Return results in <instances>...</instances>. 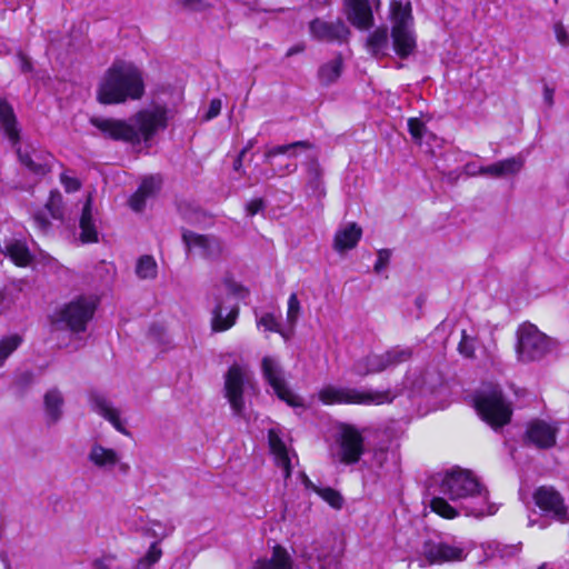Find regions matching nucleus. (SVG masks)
<instances>
[{
    "label": "nucleus",
    "mask_w": 569,
    "mask_h": 569,
    "mask_svg": "<svg viewBox=\"0 0 569 569\" xmlns=\"http://www.w3.org/2000/svg\"><path fill=\"white\" fill-rule=\"evenodd\" d=\"M252 148V141H249V143L240 151L236 160L233 161V169L234 171L241 172L242 170V161L244 154Z\"/></svg>",
    "instance_id": "56"
},
{
    "label": "nucleus",
    "mask_w": 569,
    "mask_h": 569,
    "mask_svg": "<svg viewBox=\"0 0 569 569\" xmlns=\"http://www.w3.org/2000/svg\"><path fill=\"white\" fill-rule=\"evenodd\" d=\"M298 169V166L296 163H288L283 170L287 172V173H293L296 172Z\"/></svg>",
    "instance_id": "64"
},
{
    "label": "nucleus",
    "mask_w": 569,
    "mask_h": 569,
    "mask_svg": "<svg viewBox=\"0 0 569 569\" xmlns=\"http://www.w3.org/2000/svg\"><path fill=\"white\" fill-rule=\"evenodd\" d=\"M0 129L9 139L12 147L20 143V129L12 106L4 99H0Z\"/></svg>",
    "instance_id": "25"
},
{
    "label": "nucleus",
    "mask_w": 569,
    "mask_h": 569,
    "mask_svg": "<svg viewBox=\"0 0 569 569\" xmlns=\"http://www.w3.org/2000/svg\"><path fill=\"white\" fill-rule=\"evenodd\" d=\"M380 6L379 0H343V13L347 20L359 30L373 27V6Z\"/></svg>",
    "instance_id": "17"
},
{
    "label": "nucleus",
    "mask_w": 569,
    "mask_h": 569,
    "mask_svg": "<svg viewBox=\"0 0 569 569\" xmlns=\"http://www.w3.org/2000/svg\"><path fill=\"white\" fill-rule=\"evenodd\" d=\"M397 395L390 389L373 390L349 387L326 386L319 391V400L325 405H363L379 406L391 403Z\"/></svg>",
    "instance_id": "4"
},
{
    "label": "nucleus",
    "mask_w": 569,
    "mask_h": 569,
    "mask_svg": "<svg viewBox=\"0 0 569 569\" xmlns=\"http://www.w3.org/2000/svg\"><path fill=\"white\" fill-rule=\"evenodd\" d=\"M152 565L143 557L138 560L137 569H149Z\"/></svg>",
    "instance_id": "63"
},
{
    "label": "nucleus",
    "mask_w": 569,
    "mask_h": 569,
    "mask_svg": "<svg viewBox=\"0 0 569 569\" xmlns=\"http://www.w3.org/2000/svg\"><path fill=\"white\" fill-rule=\"evenodd\" d=\"M64 398L58 388L49 389L43 396L44 420L48 427L57 425L63 416Z\"/></svg>",
    "instance_id": "24"
},
{
    "label": "nucleus",
    "mask_w": 569,
    "mask_h": 569,
    "mask_svg": "<svg viewBox=\"0 0 569 569\" xmlns=\"http://www.w3.org/2000/svg\"><path fill=\"white\" fill-rule=\"evenodd\" d=\"M46 209L49 211L51 218L62 219V196L59 191L56 190L50 192L49 199L46 203Z\"/></svg>",
    "instance_id": "40"
},
{
    "label": "nucleus",
    "mask_w": 569,
    "mask_h": 569,
    "mask_svg": "<svg viewBox=\"0 0 569 569\" xmlns=\"http://www.w3.org/2000/svg\"><path fill=\"white\" fill-rule=\"evenodd\" d=\"M268 442L278 467L282 469L283 478L288 479L291 476V460L286 443L277 430H269Z\"/></svg>",
    "instance_id": "26"
},
{
    "label": "nucleus",
    "mask_w": 569,
    "mask_h": 569,
    "mask_svg": "<svg viewBox=\"0 0 569 569\" xmlns=\"http://www.w3.org/2000/svg\"><path fill=\"white\" fill-rule=\"evenodd\" d=\"M305 483L307 488H312L332 508L340 509L343 505V498L337 490L332 488H319L316 487L307 477H305Z\"/></svg>",
    "instance_id": "36"
},
{
    "label": "nucleus",
    "mask_w": 569,
    "mask_h": 569,
    "mask_svg": "<svg viewBox=\"0 0 569 569\" xmlns=\"http://www.w3.org/2000/svg\"><path fill=\"white\" fill-rule=\"evenodd\" d=\"M220 111H221V101L219 99H213L210 102L206 118L208 120L213 119L220 113Z\"/></svg>",
    "instance_id": "54"
},
{
    "label": "nucleus",
    "mask_w": 569,
    "mask_h": 569,
    "mask_svg": "<svg viewBox=\"0 0 569 569\" xmlns=\"http://www.w3.org/2000/svg\"><path fill=\"white\" fill-rule=\"evenodd\" d=\"M390 18L392 21L393 49L400 58H407L416 48L411 2L409 0H392L390 2Z\"/></svg>",
    "instance_id": "5"
},
{
    "label": "nucleus",
    "mask_w": 569,
    "mask_h": 569,
    "mask_svg": "<svg viewBox=\"0 0 569 569\" xmlns=\"http://www.w3.org/2000/svg\"><path fill=\"white\" fill-rule=\"evenodd\" d=\"M264 208H266V202L262 198L252 199L246 204L247 214L250 217H252L259 212H262L264 210Z\"/></svg>",
    "instance_id": "47"
},
{
    "label": "nucleus",
    "mask_w": 569,
    "mask_h": 569,
    "mask_svg": "<svg viewBox=\"0 0 569 569\" xmlns=\"http://www.w3.org/2000/svg\"><path fill=\"white\" fill-rule=\"evenodd\" d=\"M365 452L362 435L351 426H343L337 438L336 455L342 463H357Z\"/></svg>",
    "instance_id": "12"
},
{
    "label": "nucleus",
    "mask_w": 569,
    "mask_h": 569,
    "mask_svg": "<svg viewBox=\"0 0 569 569\" xmlns=\"http://www.w3.org/2000/svg\"><path fill=\"white\" fill-rule=\"evenodd\" d=\"M224 397L228 399L232 415L247 419L244 395L258 392L257 383L247 368L233 363L224 375Z\"/></svg>",
    "instance_id": "7"
},
{
    "label": "nucleus",
    "mask_w": 569,
    "mask_h": 569,
    "mask_svg": "<svg viewBox=\"0 0 569 569\" xmlns=\"http://www.w3.org/2000/svg\"><path fill=\"white\" fill-rule=\"evenodd\" d=\"M518 548L516 546H505L501 549H498L501 558L512 557L518 552Z\"/></svg>",
    "instance_id": "59"
},
{
    "label": "nucleus",
    "mask_w": 569,
    "mask_h": 569,
    "mask_svg": "<svg viewBox=\"0 0 569 569\" xmlns=\"http://www.w3.org/2000/svg\"><path fill=\"white\" fill-rule=\"evenodd\" d=\"M262 375L280 400L291 407L302 406L301 399L288 388L283 378V370L276 359L271 357L262 359Z\"/></svg>",
    "instance_id": "13"
},
{
    "label": "nucleus",
    "mask_w": 569,
    "mask_h": 569,
    "mask_svg": "<svg viewBox=\"0 0 569 569\" xmlns=\"http://www.w3.org/2000/svg\"><path fill=\"white\" fill-rule=\"evenodd\" d=\"M13 148L16 149L21 164L36 176H44L51 170L53 159L51 154L34 149L31 151L22 150L20 144Z\"/></svg>",
    "instance_id": "22"
},
{
    "label": "nucleus",
    "mask_w": 569,
    "mask_h": 569,
    "mask_svg": "<svg viewBox=\"0 0 569 569\" xmlns=\"http://www.w3.org/2000/svg\"><path fill=\"white\" fill-rule=\"evenodd\" d=\"M391 252L388 249H381L378 251V259L373 266V270L380 273L389 263Z\"/></svg>",
    "instance_id": "45"
},
{
    "label": "nucleus",
    "mask_w": 569,
    "mask_h": 569,
    "mask_svg": "<svg viewBox=\"0 0 569 569\" xmlns=\"http://www.w3.org/2000/svg\"><path fill=\"white\" fill-rule=\"evenodd\" d=\"M479 167L480 166L475 162H469L465 166V171L469 176H478L480 174Z\"/></svg>",
    "instance_id": "61"
},
{
    "label": "nucleus",
    "mask_w": 569,
    "mask_h": 569,
    "mask_svg": "<svg viewBox=\"0 0 569 569\" xmlns=\"http://www.w3.org/2000/svg\"><path fill=\"white\" fill-rule=\"evenodd\" d=\"M536 505L559 521L568 520V511L562 496L552 487L541 486L533 493Z\"/></svg>",
    "instance_id": "18"
},
{
    "label": "nucleus",
    "mask_w": 569,
    "mask_h": 569,
    "mask_svg": "<svg viewBox=\"0 0 569 569\" xmlns=\"http://www.w3.org/2000/svg\"><path fill=\"white\" fill-rule=\"evenodd\" d=\"M342 58L337 56L332 60L320 66L318 70V79L322 86H330L336 82L342 72Z\"/></svg>",
    "instance_id": "33"
},
{
    "label": "nucleus",
    "mask_w": 569,
    "mask_h": 569,
    "mask_svg": "<svg viewBox=\"0 0 569 569\" xmlns=\"http://www.w3.org/2000/svg\"><path fill=\"white\" fill-rule=\"evenodd\" d=\"M475 406L481 419L496 430L509 423L511 419V406L497 385L482 386L475 397Z\"/></svg>",
    "instance_id": "6"
},
{
    "label": "nucleus",
    "mask_w": 569,
    "mask_h": 569,
    "mask_svg": "<svg viewBox=\"0 0 569 569\" xmlns=\"http://www.w3.org/2000/svg\"><path fill=\"white\" fill-rule=\"evenodd\" d=\"M88 461L98 470L110 473L118 470L121 475H128L129 463L122 461L121 455L112 449L94 442L90 446L87 455Z\"/></svg>",
    "instance_id": "14"
},
{
    "label": "nucleus",
    "mask_w": 569,
    "mask_h": 569,
    "mask_svg": "<svg viewBox=\"0 0 569 569\" xmlns=\"http://www.w3.org/2000/svg\"><path fill=\"white\" fill-rule=\"evenodd\" d=\"M408 129L412 138L420 140L423 137L426 126L422 121L417 118H410L408 120Z\"/></svg>",
    "instance_id": "44"
},
{
    "label": "nucleus",
    "mask_w": 569,
    "mask_h": 569,
    "mask_svg": "<svg viewBox=\"0 0 569 569\" xmlns=\"http://www.w3.org/2000/svg\"><path fill=\"white\" fill-rule=\"evenodd\" d=\"M179 4L192 9L202 10L206 7L204 0H176Z\"/></svg>",
    "instance_id": "55"
},
{
    "label": "nucleus",
    "mask_w": 569,
    "mask_h": 569,
    "mask_svg": "<svg viewBox=\"0 0 569 569\" xmlns=\"http://www.w3.org/2000/svg\"><path fill=\"white\" fill-rule=\"evenodd\" d=\"M22 339L18 335H12L0 340V366L6 359L21 345Z\"/></svg>",
    "instance_id": "39"
},
{
    "label": "nucleus",
    "mask_w": 569,
    "mask_h": 569,
    "mask_svg": "<svg viewBox=\"0 0 569 569\" xmlns=\"http://www.w3.org/2000/svg\"><path fill=\"white\" fill-rule=\"evenodd\" d=\"M312 144L309 141L302 140V141H296L288 144L282 146H276L270 149H268L264 153V161L270 162V160L279 154H286L291 150L296 149H310Z\"/></svg>",
    "instance_id": "38"
},
{
    "label": "nucleus",
    "mask_w": 569,
    "mask_h": 569,
    "mask_svg": "<svg viewBox=\"0 0 569 569\" xmlns=\"http://www.w3.org/2000/svg\"><path fill=\"white\" fill-rule=\"evenodd\" d=\"M1 252L20 267H26L32 261L30 250L22 240L12 239L7 241Z\"/></svg>",
    "instance_id": "31"
},
{
    "label": "nucleus",
    "mask_w": 569,
    "mask_h": 569,
    "mask_svg": "<svg viewBox=\"0 0 569 569\" xmlns=\"http://www.w3.org/2000/svg\"><path fill=\"white\" fill-rule=\"evenodd\" d=\"M410 357V349L395 348L382 355L372 353L356 360L352 365V371L357 376L366 377L402 363L409 360Z\"/></svg>",
    "instance_id": "10"
},
{
    "label": "nucleus",
    "mask_w": 569,
    "mask_h": 569,
    "mask_svg": "<svg viewBox=\"0 0 569 569\" xmlns=\"http://www.w3.org/2000/svg\"><path fill=\"white\" fill-rule=\"evenodd\" d=\"M93 567H94V569H111L110 561L107 558H104V559H97L93 562Z\"/></svg>",
    "instance_id": "62"
},
{
    "label": "nucleus",
    "mask_w": 569,
    "mask_h": 569,
    "mask_svg": "<svg viewBox=\"0 0 569 569\" xmlns=\"http://www.w3.org/2000/svg\"><path fill=\"white\" fill-rule=\"evenodd\" d=\"M458 351L466 358H473L476 351V338L468 335L466 330L461 331V340L458 345Z\"/></svg>",
    "instance_id": "41"
},
{
    "label": "nucleus",
    "mask_w": 569,
    "mask_h": 569,
    "mask_svg": "<svg viewBox=\"0 0 569 569\" xmlns=\"http://www.w3.org/2000/svg\"><path fill=\"white\" fill-rule=\"evenodd\" d=\"M80 227V240L83 243H93L99 241V233L96 228L93 218H92V198L88 196L83 207L79 221Z\"/></svg>",
    "instance_id": "30"
},
{
    "label": "nucleus",
    "mask_w": 569,
    "mask_h": 569,
    "mask_svg": "<svg viewBox=\"0 0 569 569\" xmlns=\"http://www.w3.org/2000/svg\"><path fill=\"white\" fill-rule=\"evenodd\" d=\"M369 50L375 54H385L389 48V32L387 27L377 28L367 40Z\"/></svg>",
    "instance_id": "34"
},
{
    "label": "nucleus",
    "mask_w": 569,
    "mask_h": 569,
    "mask_svg": "<svg viewBox=\"0 0 569 569\" xmlns=\"http://www.w3.org/2000/svg\"><path fill=\"white\" fill-rule=\"evenodd\" d=\"M161 553H162L161 549L158 548L156 542H153L150 546V548H149L147 555L144 556V558L149 561V563L154 565L160 559Z\"/></svg>",
    "instance_id": "53"
},
{
    "label": "nucleus",
    "mask_w": 569,
    "mask_h": 569,
    "mask_svg": "<svg viewBox=\"0 0 569 569\" xmlns=\"http://www.w3.org/2000/svg\"><path fill=\"white\" fill-rule=\"evenodd\" d=\"M429 506L431 510L446 519H453L460 510L476 518L493 515L495 503L489 502L487 488L469 470L455 468L447 471L430 486Z\"/></svg>",
    "instance_id": "1"
},
{
    "label": "nucleus",
    "mask_w": 569,
    "mask_h": 569,
    "mask_svg": "<svg viewBox=\"0 0 569 569\" xmlns=\"http://www.w3.org/2000/svg\"><path fill=\"white\" fill-rule=\"evenodd\" d=\"M300 312V301L297 297V293H291L288 299V312L287 319L291 325H295L298 320Z\"/></svg>",
    "instance_id": "42"
},
{
    "label": "nucleus",
    "mask_w": 569,
    "mask_h": 569,
    "mask_svg": "<svg viewBox=\"0 0 569 569\" xmlns=\"http://www.w3.org/2000/svg\"><path fill=\"white\" fill-rule=\"evenodd\" d=\"M517 337L516 350L518 358L523 362L540 360L551 349L550 339L531 323L520 326Z\"/></svg>",
    "instance_id": "9"
},
{
    "label": "nucleus",
    "mask_w": 569,
    "mask_h": 569,
    "mask_svg": "<svg viewBox=\"0 0 569 569\" xmlns=\"http://www.w3.org/2000/svg\"><path fill=\"white\" fill-rule=\"evenodd\" d=\"M309 33L312 39L329 43H345L349 40L351 31L343 20L326 21L315 18L309 22Z\"/></svg>",
    "instance_id": "15"
},
{
    "label": "nucleus",
    "mask_w": 569,
    "mask_h": 569,
    "mask_svg": "<svg viewBox=\"0 0 569 569\" xmlns=\"http://www.w3.org/2000/svg\"><path fill=\"white\" fill-rule=\"evenodd\" d=\"M138 191L142 192L147 198L154 193L156 182L153 178L144 179L140 184Z\"/></svg>",
    "instance_id": "52"
},
{
    "label": "nucleus",
    "mask_w": 569,
    "mask_h": 569,
    "mask_svg": "<svg viewBox=\"0 0 569 569\" xmlns=\"http://www.w3.org/2000/svg\"><path fill=\"white\" fill-rule=\"evenodd\" d=\"M97 303L88 297H79L67 303L57 315L53 322L57 328H67L74 333L84 332L92 319Z\"/></svg>",
    "instance_id": "8"
},
{
    "label": "nucleus",
    "mask_w": 569,
    "mask_h": 569,
    "mask_svg": "<svg viewBox=\"0 0 569 569\" xmlns=\"http://www.w3.org/2000/svg\"><path fill=\"white\" fill-rule=\"evenodd\" d=\"M91 409L108 420L116 430L127 433L123 422L120 419L119 410L112 407L111 401L101 392L92 390L89 393Z\"/></svg>",
    "instance_id": "23"
},
{
    "label": "nucleus",
    "mask_w": 569,
    "mask_h": 569,
    "mask_svg": "<svg viewBox=\"0 0 569 569\" xmlns=\"http://www.w3.org/2000/svg\"><path fill=\"white\" fill-rule=\"evenodd\" d=\"M253 569H293V560L286 548L276 545L271 556L258 559Z\"/></svg>",
    "instance_id": "28"
},
{
    "label": "nucleus",
    "mask_w": 569,
    "mask_h": 569,
    "mask_svg": "<svg viewBox=\"0 0 569 569\" xmlns=\"http://www.w3.org/2000/svg\"><path fill=\"white\" fill-rule=\"evenodd\" d=\"M181 239L187 254L198 251L203 259L217 261L223 253V242L214 234H200L183 228Z\"/></svg>",
    "instance_id": "11"
},
{
    "label": "nucleus",
    "mask_w": 569,
    "mask_h": 569,
    "mask_svg": "<svg viewBox=\"0 0 569 569\" xmlns=\"http://www.w3.org/2000/svg\"><path fill=\"white\" fill-rule=\"evenodd\" d=\"M361 236L362 230L357 223H347L336 232L333 248L338 252L350 250L358 244Z\"/></svg>",
    "instance_id": "29"
},
{
    "label": "nucleus",
    "mask_w": 569,
    "mask_h": 569,
    "mask_svg": "<svg viewBox=\"0 0 569 569\" xmlns=\"http://www.w3.org/2000/svg\"><path fill=\"white\" fill-rule=\"evenodd\" d=\"M33 223L41 231H47L51 226L44 211H38L33 214Z\"/></svg>",
    "instance_id": "48"
},
{
    "label": "nucleus",
    "mask_w": 569,
    "mask_h": 569,
    "mask_svg": "<svg viewBox=\"0 0 569 569\" xmlns=\"http://www.w3.org/2000/svg\"><path fill=\"white\" fill-rule=\"evenodd\" d=\"M216 306L212 310L211 327L213 331H226L234 323L239 315V307L233 305L226 307L221 293V288H216L213 292Z\"/></svg>",
    "instance_id": "21"
},
{
    "label": "nucleus",
    "mask_w": 569,
    "mask_h": 569,
    "mask_svg": "<svg viewBox=\"0 0 569 569\" xmlns=\"http://www.w3.org/2000/svg\"><path fill=\"white\" fill-rule=\"evenodd\" d=\"M61 181H62V183H64L66 189L68 191L78 190L79 187H80V183H79V181L77 179L68 178L64 174L61 176Z\"/></svg>",
    "instance_id": "58"
},
{
    "label": "nucleus",
    "mask_w": 569,
    "mask_h": 569,
    "mask_svg": "<svg viewBox=\"0 0 569 569\" xmlns=\"http://www.w3.org/2000/svg\"><path fill=\"white\" fill-rule=\"evenodd\" d=\"M422 553L430 563L446 561H461L466 558L463 548L443 542L441 540H426L422 546Z\"/></svg>",
    "instance_id": "20"
},
{
    "label": "nucleus",
    "mask_w": 569,
    "mask_h": 569,
    "mask_svg": "<svg viewBox=\"0 0 569 569\" xmlns=\"http://www.w3.org/2000/svg\"><path fill=\"white\" fill-rule=\"evenodd\" d=\"M258 326L264 327L272 332H281L280 325L273 313H264L258 321Z\"/></svg>",
    "instance_id": "43"
},
{
    "label": "nucleus",
    "mask_w": 569,
    "mask_h": 569,
    "mask_svg": "<svg viewBox=\"0 0 569 569\" xmlns=\"http://www.w3.org/2000/svg\"><path fill=\"white\" fill-rule=\"evenodd\" d=\"M555 33L561 46L566 47L569 44V34L560 22L555 24Z\"/></svg>",
    "instance_id": "50"
},
{
    "label": "nucleus",
    "mask_w": 569,
    "mask_h": 569,
    "mask_svg": "<svg viewBox=\"0 0 569 569\" xmlns=\"http://www.w3.org/2000/svg\"><path fill=\"white\" fill-rule=\"evenodd\" d=\"M144 93L141 71L132 63L116 61L106 71L98 88L97 97L103 104H118L140 99Z\"/></svg>",
    "instance_id": "3"
},
{
    "label": "nucleus",
    "mask_w": 569,
    "mask_h": 569,
    "mask_svg": "<svg viewBox=\"0 0 569 569\" xmlns=\"http://www.w3.org/2000/svg\"><path fill=\"white\" fill-rule=\"evenodd\" d=\"M136 273L140 279H153L157 276V263L152 256H142L136 266Z\"/></svg>",
    "instance_id": "37"
},
{
    "label": "nucleus",
    "mask_w": 569,
    "mask_h": 569,
    "mask_svg": "<svg viewBox=\"0 0 569 569\" xmlns=\"http://www.w3.org/2000/svg\"><path fill=\"white\" fill-rule=\"evenodd\" d=\"M223 284H224L227 292L231 293L233 296L240 297L244 292V288L241 284H239L230 279H224Z\"/></svg>",
    "instance_id": "51"
},
{
    "label": "nucleus",
    "mask_w": 569,
    "mask_h": 569,
    "mask_svg": "<svg viewBox=\"0 0 569 569\" xmlns=\"http://www.w3.org/2000/svg\"><path fill=\"white\" fill-rule=\"evenodd\" d=\"M522 167L523 159L520 156H518L500 160L489 166L479 167V171L480 176L501 178L518 173Z\"/></svg>",
    "instance_id": "27"
},
{
    "label": "nucleus",
    "mask_w": 569,
    "mask_h": 569,
    "mask_svg": "<svg viewBox=\"0 0 569 569\" xmlns=\"http://www.w3.org/2000/svg\"><path fill=\"white\" fill-rule=\"evenodd\" d=\"M90 123L104 138L127 142L132 146H139L142 142L149 146L157 131L167 128L168 109L161 106L143 109L128 120L92 117Z\"/></svg>",
    "instance_id": "2"
},
{
    "label": "nucleus",
    "mask_w": 569,
    "mask_h": 569,
    "mask_svg": "<svg viewBox=\"0 0 569 569\" xmlns=\"http://www.w3.org/2000/svg\"><path fill=\"white\" fill-rule=\"evenodd\" d=\"M308 181L307 189L311 197H315L318 201L325 197L326 190L322 181V170L318 160L311 159L307 164Z\"/></svg>",
    "instance_id": "32"
},
{
    "label": "nucleus",
    "mask_w": 569,
    "mask_h": 569,
    "mask_svg": "<svg viewBox=\"0 0 569 569\" xmlns=\"http://www.w3.org/2000/svg\"><path fill=\"white\" fill-rule=\"evenodd\" d=\"M399 452L396 448L380 445L373 449L369 467L378 478H385L399 471Z\"/></svg>",
    "instance_id": "19"
},
{
    "label": "nucleus",
    "mask_w": 569,
    "mask_h": 569,
    "mask_svg": "<svg viewBox=\"0 0 569 569\" xmlns=\"http://www.w3.org/2000/svg\"><path fill=\"white\" fill-rule=\"evenodd\" d=\"M17 58L19 60V69L22 73H31L33 71V64L27 54L20 51Z\"/></svg>",
    "instance_id": "49"
},
{
    "label": "nucleus",
    "mask_w": 569,
    "mask_h": 569,
    "mask_svg": "<svg viewBox=\"0 0 569 569\" xmlns=\"http://www.w3.org/2000/svg\"><path fill=\"white\" fill-rule=\"evenodd\" d=\"M146 199L147 197L144 194H142V192L140 191H136L129 199V206L130 208L136 211V212H140L144 209L146 207Z\"/></svg>",
    "instance_id": "46"
},
{
    "label": "nucleus",
    "mask_w": 569,
    "mask_h": 569,
    "mask_svg": "<svg viewBox=\"0 0 569 569\" xmlns=\"http://www.w3.org/2000/svg\"><path fill=\"white\" fill-rule=\"evenodd\" d=\"M558 432L559 428L556 423L536 419L528 423L523 441L527 446H532L537 449H550L556 445Z\"/></svg>",
    "instance_id": "16"
},
{
    "label": "nucleus",
    "mask_w": 569,
    "mask_h": 569,
    "mask_svg": "<svg viewBox=\"0 0 569 569\" xmlns=\"http://www.w3.org/2000/svg\"><path fill=\"white\" fill-rule=\"evenodd\" d=\"M36 381L32 370H17L13 375L12 388L16 396L22 398Z\"/></svg>",
    "instance_id": "35"
},
{
    "label": "nucleus",
    "mask_w": 569,
    "mask_h": 569,
    "mask_svg": "<svg viewBox=\"0 0 569 569\" xmlns=\"http://www.w3.org/2000/svg\"><path fill=\"white\" fill-rule=\"evenodd\" d=\"M553 96H555V88H551L548 84H545L543 86V102L548 108H551L555 103Z\"/></svg>",
    "instance_id": "57"
},
{
    "label": "nucleus",
    "mask_w": 569,
    "mask_h": 569,
    "mask_svg": "<svg viewBox=\"0 0 569 569\" xmlns=\"http://www.w3.org/2000/svg\"><path fill=\"white\" fill-rule=\"evenodd\" d=\"M306 49V44L305 43H298V44H295L292 46L291 48H289L286 52V57L287 58H290L295 54H298V53H301L303 52Z\"/></svg>",
    "instance_id": "60"
}]
</instances>
